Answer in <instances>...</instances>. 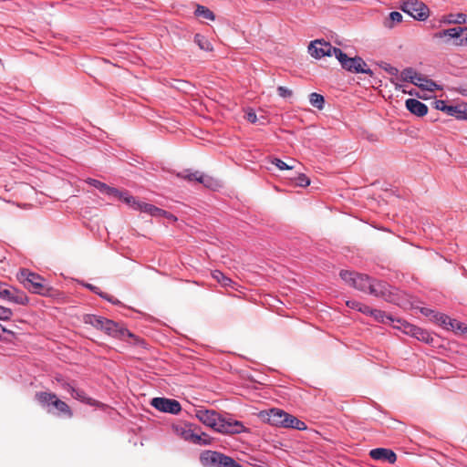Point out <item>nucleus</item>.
Here are the masks:
<instances>
[{"label": "nucleus", "mask_w": 467, "mask_h": 467, "mask_svg": "<svg viewBox=\"0 0 467 467\" xmlns=\"http://www.w3.org/2000/svg\"><path fill=\"white\" fill-rule=\"evenodd\" d=\"M369 456L373 460L387 462L389 463H394L397 460L396 453L393 451L385 448H377L371 450L369 451Z\"/></svg>", "instance_id": "dca6fc26"}, {"label": "nucleus", "mask_w": 467, "mask_h": 467, "mask_svg": "<svg viewBox=\"0 0 467 467\" xmlns=\"http://www.w3.org/2000/svg\"><path fill=\"white\" fill-rule=\"evenodd\" d=\"M465 331L467 332V327H465Z\"/></svg>", "instance_id": "5fc2aeb1"}, {"label": "nucleus", "mask_w": 467, "mask_h": 467, "mask_svg": "<svg viewBox=\"0 0 467 467\" xmlns=\"http://www.w3.org/2000/svg\"><path fill=\"white\" fill-rule=\"evenodd\" d=\"M62 387L67 389L69 393H71V389H75L74 386H72L71 384L67 383V382H64L62 384Z\"/></svg>", "instance_id": "09e8293b"}, {"label": "nucleus", "mask_w": 467, "mask_h": 467, "mask_svg": "<svg viewBox=\"0 0 467 467\" xmlns=\"http://www.w3.org/2000/svg\"><path fill=\"white\" fill-rule=\"evenodd\" d=\"M446 114L449 116H454L457 119H467V105L462 104L457 106H448L446 109Z\"/></svg>", "instance_id": "b1692460"}, {"label": "nucleus", "mask_w": 467, "mask_h": 467, "mask_svg": "<svg viewBox=\"0 0 467 467\" xmlns=\"http://www.w3.org/2000/svg\"><path fill=\"white\" fill-rule=\"evenodd\" d=\"M0 297L22 306L28 303V297L24 292L2 282H0Z\"/></svg>", "instance_id": "6e6552de"}, {"label": "nucleus", "mask_w": 467, "mask_h": 467, "mask_svg": "<svg viewBox=\"0 0 467 467\" xmlns=\"http://www.w3.org/2000/svg\"><path fill=\"white\" fill-rule=\"evenodd\" d=\"M434 108L438 110H441L446 113V109L448 108V105H446L444 100H435L433 102Z\"/></svg>", "instance_id": "c03bdc74"}, {"label": "nucleus", "mask_w": 467, "mask_h": 467, "mask_svg": "<svg viewBox=\"0 0 467 467\" xmlns=\"http://www.w3.org/2000/svg\"><path fill=\"white\" fill-rule=\"evenodd\" d=\"M212 442L211 437L203 431H201L200 428L197 427L196 433L193 436L192 443L199 445H209Z\"/></svg>", "instance_id": "a878e982"}, {"label": "nucleus", "mask_w": 467, "mask_h": 467, "mask_svg": "<svg viewBox=\"0 0 467 467\" xmlns=\"http://www.w3.org/2000/svg\"><path fill=\"white\" fill-rule=\"evenodd\" d=\"M136 210H140L141 212L147 213H149L152 216H156V217L167 214L166 211L160 209L152 204L141 202H139Z\"/></svg>", "instance_id": "4be33fe9"}, {"label": "nucleus", "mask_w": 467, "mask_h": 467, "mask_svg": "<svg viewBox=\"0 0 467 467\" xmlns=\"http://www.w3.org/2000/svg\"><path fill=\"white\" fill-rule=\"evenodd\" d=\"M336 57L340 62L342 67L350 72L372 74L369 68H365L367 64L361 57H348L341 49L336 50Z\"/></svg>", "instance_id": "423d86ee"}, {"label": "nucleus", "mask_w": 467, "mask_h": 467, "mask_svg": "<svg viewBox=\"0 0 467 467\" xmlns=\"http://www.w3.org/2000/svg\"><path fill=\"white\" fill-rule=\"evenodd\" d=\"M57 394L50 391H37L35 394L36 400L43 408H48L56 399Z\"/></svg>", "instance_id": "6ab92c4d"}, {"label": "nucleus", "mask_w": 467, "mask_h": 467, "mask_svg": "<svg viewBox=\"0 0 467 467\" xmlns=\"http://www.w3.org/2000/svg\"><path fill=\"white\" fill-rule=\"evenodd\" d=\"M402 21V15L400 12L394 11L391 12L389 16V18L385 21V26L389 28H392L396 24L400 23Z\"/></svg>", "instance_id": "2f4dec72"}, {"label": "nucleus", "mask_w": 467, "mask_h": 467, "mask_svg": "<svg viewBox=\"0 0 467 467\" xmlns=\"http://www.w3.org/2000/svg\"><path fill=\"white\" fill-rule=\"evenodd\" d=\"M272 163L275 164L279 170H292L294 166L287 165L285 161L280 159L274 158Z\"/></svg>", "instance_id": "58836bf2"}, {"label": "nucleus", "mask_w": 467, "mask_h": 467, "mask_svg": "<svg viewBox=\"0 0 467 467\" xmlns=\"http://www.w3.org/2000/svg\"><path fill=\"white\" fill-rule=\"evenodd\" d=\"M13 315L10 308L0 306V320H9Z\"/></svg>", "instance_id": "ea45409f"}, {"label": "nucleus", "mask_w": 467, "mask_h": 467, "mask_svg": "<svg viewBox=\"0 0 467 467\" xmlns=\"http://www.w3.org/2000/svg\"><path fill=\"white\" fill-rule=\"evenodd\" d=\"M0 332L12 333L11 331H9V330L5 329V327H3L1 324H0Z\"/></svg>", "instance_id": "3c124183"}, {"label": "nucleus", "mask_w": 467, "mask_h": 467, "mask_svg": "<svg viewBox=\"0 0 467 467\" xmlns=\"http://www.w3.org/2000/svg\"><path fill=\"white\" fill-rule=\"evenodd\" d=\"M368 293L374 296L381 297L389 302L394 301V294L391 291L390 286L383 281L371 279Z\"/></svg>", "instance_id": "f8f14e48"}, {"label": "nucleus", "mask_w": 467, "mask_h": 467, "mask_svg": "<svg viewBox=\"0 0 467 467\" xmlns=\"http://www.w3.org/2000/svg\"><path fill=\"white\" fill-rule=\"evenodd\" d=\"M201 462L204 466L211 467H242L233 458L213 451L202 452Z\"/></svg>", "instance_id": "39448f33"}, {"label": "nucleus", "mask_w": 467, "mask_h": 467, "mask_svg": "<svg viewBox=\"0 0 467 467\" xmlns=\"http://www.w3.org/2000/svg\"><path fill=\"white\" fill-rule=\"evenodd\" d=\"M86 182L88 183L91 186H94L95 188L99 189L101 192H105V190L107 189V184L104 182H101L98 180L88 178L86 180Z\"/></svg>", "instance_id": "e433bc0d"}, {"label": "nucleus", "mask_w": 467, "mask_h": 467, "mask_svg": "<svg viewBox=\"0 0 467 467\" xmlns=\"http://www.w3.org/2000/svg\"><path fill=\"white\" fill-rule=\"evenodd\" d=\"M340 277L348 285L364 293L368 292L371 279L367 275L343 270L340 272Z\"/></svg>", "instance_id": "0eeeda50"}, {"label": "nucleus", "mask_w": 467, "mask_h": 467, "mask_svg": "<svg viewBox=\"0 0 467 467\" xmlns=\"http://www.w3.org/2000/svg\"><path fill=\"white\" fill-rule=\"evenodd\" d=\"M419 75L412 67H407L400 72V79L413 84Z\"/></svg>", "instance_id": "cd10ccee"}, {"label": "nucleus", "mask_w": 467, "mask_h": 467, "mask_svg": "<svg viewBox=\"0 0 467 467\" xmlns=\"http://www.w3.org/2000/svg\"><path fill=\"white\" fill-rule=\"evenodd\" d=\"M401 9L403 12L409 14L410 16L420 21H424L427 19L430 12L428 6L425 4L416 0L404 2Z\"/></svg>", "instance_id": "1a4fd4ad"}, {"label": "nucleus", "mask_w": 467, "mask_h": 467, "mask_svg": "<svg viewBox=\"0 0 467 467\" xmlns=\"http://www.w3.org/2000/svg\"><path fill=\"white\" fill-rule=\"evenodd\" d=\"M295 184L300 187H306L310 184V179L304 173H299L295 177Z\"/></svg>", "instance_id": "72a5a7b5"}, {"label": "nucleus", "mask_w": 467, "mask_h": 467, "mask_svg": "<svg viewBox=\"0 0 467 467\" xmlns=\"http://www.w3.org/2000/svg\"><path fill=\"white\" fill-rule=\"evenodd\" d=\"M195 16L212 21L215 18L214 14L209 8L200 5H197V8L195 10Z\"/></svg>", "instance_id": "c756f323"}, {"label": "nucleus", "mask_w": 467, "mask_h": 467, "mask_svg": "<svg viewBox=\"0 0 467 467\" xmlns=\"http://www.w3.org/2000/svg\"><path fill=\"white\" fill-rule=\"evenodd\" d=\"M277 93L282 98H289L293 95V91L291 89L283 86L277 88Z\"/></svg>", "instance_id": "79ce46f5"}, {"label": "nucleus", "mask_w": 467, "mask_h": 467, "mask_svg": "<svg viewBox=\"0 0 467 467\" xmlns=\"http://www.w3.org/2000/svg\"><path fill=\"white\" fill-rule=\"evenodd\" d=\"M83 321L85 324L90 325L97 329L104 331L109 336L119 339L134 337V335L130 333L122 324L116 323L113 320L105 318L100 316L87 314L84 315Z\"/></svg>", "instance_id": "f03ea898"}, {"label": "nucleus", "mask_w": 467, "mask_h": 467, "mask_svg": "<svg viewBox=\"0 0 467 467\" xmlns=\"http://www.w3.org/2000/svg\"><path fill=\"white\" fill-rule=\"evenodd\" d=\"M260 415L273 426L292 428L299 431L306 429V425L304 421L280 409H271L268 411H262Z\"/></svg>", "instance_id": "7ed1b4c3"}, {"label": "nucleus", "mask_w": 467, "mask_h": 467, "mask_svg": "<svg viewBox=\"0 0 467 467\" xmlns=\"http://www.w3.org/2000/svg\"><path fill=\"white\" fill-rule=\"evenodd\" d=\"M360 302H358V301H355V300H348L346 302V305L350 307V308H353V309H357L358 310L359 306H360Z\"/></svg>", "instance_id": "49530a36"}, {"label": "nucleus", "mask_w": 467, "mask_h": 467, "mask_svg": "<svg viewBox=\"0 0 467 467\" xmlns=\"http://www.w3.org/2000/svg\"><path fill=\"white\" fill-rule=\"evenodd\" d=\"M390 73L391 74H397L398 73V69L397 68H391Z\"/></svg>", "instance_id": "864d4df0"}, {"label": "nucleus", "mask_w": 467, "mask_h": 467, "mask_svg": "<svg viewBox=\"0 0 467 467\" xmlns=\"http://www.w3.org/2000/svg\"><path fill=\"white\" fill-rule=\"evenodd\" d=\"M452 45L455 47L467 46V27H462L460 39L454 40Z\"/></svg>", "instance_id": "f704fd0d"}, {"label": "nucleus", "mask_w": 467, "mask_h": 467, "mask_svg": "<svg viewBox=\"0 0 467 467\" xmlns=\"http://www.w3.org/2000/svg\"><path fill=\"white\" fill-rule=\"evenodd\" d=\"M123 192H120L117 188H113V187L107 185V189L105 190L104 193L107 195H109V196H114L120 200V199H122Z\"/></svg>", "instance_id": "4c0bfd02"}, {"label": "nucleus", "mask_w": 467, "mask_h": 467, "mask_svg": "<svg viewBox=\"0 0 467 467\" xmlns=\"http://www.w3.org/2000/svg\"><path fill=\"white\" fill-rule=\"evenodd\" d=\"M194 42L199 46V47L202 50L209 51L212 50V45L203 36L200 34H196L194 36Z\"/></svg>", "instance_id": "473e14b6"}, {"label": "nucleus", "mask_w": 467, "mask_h": 467, "mask_svg": "<svg viewBox=\"0 0 467 467\" xmlns=\"http://www.w3.org/2000/svg\"><path fill=\"white\" fill-rule=\"evenodd\" d=\"M150 404L160 411L169 412L171 414H178L182 410L179 401L166 398H154Z\"/></svg>", "instance_id": "ddd939ff"}, {"label": "nucleus", "mask_w": 467, "mask_h": 467, "mask_svg": "<svg viewBox=\"0 0 467 467\" xmlns=\"http://www.w3.org/2000/svg\"><path fill=\"white\" fill-rule=\"evenodd\" d=\"M120 200L129 204L130 206H131L135 210L140 202L133 196L130 195L127 192H123L122 199Z\"/></svg>", "instance_id": "c9c22d12"}, {"label": "nucleus", "mask_w": 467, "mask_h": 467, "mask_svg": "<svg viewBox=\"0 0 467 467\" xmlns=\"http://www.w3.org/2000/svg\"><path fill=\"white\" fill-rule=\"evenodd\" d=\"M173 431L180 438L192 442L193 436L196 433L197 426L191 423H179L172 427Z\"/></svg>", "instance_id": "2eb2a0df"}, {"label": "nucleus", "mask_w": 467, "mask_h": 467, "mask_svg": "<svg viewBox=\"0 0 467 467\" xmlns=\"http://www.w3.org/2000/svg\"><path fill=\"white\" fill-rule=\"evenodd\" d=\"M178 176L189 182H198L207 188H213L217 186V182L213 177L205 175L198 171H186L184 172L179 173Z\"/></svg>", "instance_id": "4468645a"}, {"label": "nucleus", "mask_w": 467, "mask_h": 467, "mask_svg": "<svg viewBox=\"0 0 467 467\" xmlns=\"http://www.w3.org/2000/svg\"><path fill=\"white\" fill-rule=\"evenodd\" d=\"M393 327L397 329L402 330L407 335L416 337L419 340L428 342L430 339V335L428 332L412 324L408 323L405 320L397 319L396 324H394Z\"/></svg>", "instance_id": "9b49d317"}, {"label": "nucleus", "mask_w": 467, "mask_h": 467, "mask_svg": "<svg viewBox=\"0 0 467 467\" xmlns=\"http://www.w3.org/2000/svg\"><path fill=\"white\" fill-rule=\"evenodd\" d=\"M336 50L339 48L332 47L330 43L324 40L312 41L308 47L309 54L315 58H321L323 57H336Z\"/></svg>", "instance_id": "9d476101"}, {"label": "nucleus", "mask_w": 467, "mask_h": 467, "mask_svg": "<svg viewBox=\"0 0 467 467\" xmlns=\"http://www.w3.org/2000/svg\"><path fill=\"white\" fill-rule=\"evenodd\" d=\"M18 279L30 292L41 296L49 295L50 288L46 285L44 278L39 275L30 272L28 269H22L18 274Z\"/></svg>", "instance_id": "20e7f679"}, {"label": "nucleus", "mask_w": 467, "mask_h": 467, "mask_svg": "<svg viewBox=\"0 0 467 467\" xmlns=\"http://www.w3.org/2000/svg\"><path fill=\"white\" fill-rule=\"evenodd\" d=\"M374 309L370 308L368 306H366V305H363L362 303L360 304V306L358 308V311L364 313V314H368L371 316V312L373 311Z\"/></svg>", "instance_id": "de8ad7c7"}, {"label": "nucleus", "mask_w": 467, "mask_h": 467, "mask_svg": "<svg viewBox=\"0 0 467 467\" xmlns=\"http://www.w3.org/2000/svg\"><path fill=\"white\" fill-rule=\"evenodd\" d=\"M444 22H446L448 24H458V25L467 24V16L462 13L450 14L446 16Z\"/></svg>", "instance_id": "bb28decb"}, {"label": "nucleus", "mask_w": 467, "mask_h": 467, "mask_svg": "<svg viewBox=\"0 0 467 467\" xmlns=\"http://www.w3.org/2000/svg\"><path fill=\"white\" fill-rule=\"evenodd\" d=\"M309 102L313 107L322 109L324 108L325 99L322 95L314 92L309 95Z\"/></svg>", "instance_id": "7c9ffc66"}, {"label": "nucleus", "mask_w": 467, "mask_h": 467, "mask_svg": "<svg viewBox=\"0 0 467 467\" xmlns=\"http://www.w3.org/2000/svg\"><path fill=\"white\" fill-rule=\"evenodd\" d=\"M442 324L444 325H450L452 328H454V323L458 324V322L456 320H451L449 317L447 316H441V319H440Z\"/></svg>", "instance_id": "a18cd8bd"}, {"label": "nucleus", "mask_w": 467, "mask_h": 467, "mask_svg": "<svg viewBox=\"0 0 467 467\" xmlns=\"http://www.w3.org/2000/svg\"><path fill=\"white\" fill-rule=\"evenodd\" d=\"M212 276L214 280L220 283L223 286H231L233 284L232 279L224 275L221 271L214 270L212 272Z\"/></svg>", "instance_id": "c85d7f7f"}, {"label": "nucleus", "mask_w": 467, "mask_h": 467, "mask_svg": "<svg viewBox=\"0 0 467 467\" xmlns=\"http://www.w3.org/2000/svg\"><path fill=\"white\" fill-rule=\"evenodd\" d=\"M164 216L167 217L168 219H171L173 221L177 220L174 215H172L171 213H167V214H165Z\"/></svg>", "instance_id": "8fccbe9b"}, {"label": "nucleus", "mask_w": 467, "mask_h": 467, "mask_svg": "<svg viewBox=\"0 0 467 467\" xmlns=\"http://www.w3.org/2000/svg\"><path fill=\"white\" fill-rule=\"evenodd\" d=\"M86 287L88 288L89 290L93 291L94 293L99 295L101 297L107 299L108 301H112L111 296H109L108 294H104V293L100 292L99 287H97L93 285H90V284H87Z\"/></svg>", "instance_id": "a19ab883"}, {"label": "nucleus", "mask_w": 467, "mask_h": 467, "mask_svg": "<svg viewBox=\"0 0 467 467\" xmlns=\"http://www.w3.org/2000/svg\"><path fill=\"white\" fill-rule=\"evenodd\" d=\"M462 27H452L441 30L434 34V38L442 39L445 44H452L454 40H459L461 36Z\"/></svg>", "instance_id": "f3484780"}, {"label": "nucleus", "mask_w": 467, "mask_h": 467, "mask_svg": "<svg viewBox=\"0 0 467 467\" xmlns=\"http://www.w3.org/2000/svg\"><path fill=\"white\" fill-rule=\"evenodd\" d=\"M460 92L461 94L467 96V88H462Z\"/></svg>", "instance_id": "603ef678"}, {"label": "nucleus", "mask_w": 467, "mask_h": 467, "mask_svg": "<svg viewBox=\"0 0 467 467\" xmlns=\"http://www.w3.org/2000/svg\"><path fill=\"white\" fill-rule=\"evenodd\" d=\"M413 84L428 91H434L435 89L439 88V86L434 81L420 74L418 76V78H416Z\"/></svg>", "instance_id": "5701e85b"}, {"label": "nucleus", "mask_w": 467, "mask_h": 467, "mask_svg": "<svg viewBox=\"0 0 467 467\" xmlns=\"http://www.w3.org/2000/svg\"><path fill=\"white\" fill-rule=\"evenodd\" d=\"M51 406L57 410L58 415H61V416H64V417H67L69 419L73 417V411H72L71 408L65 401L58 399L57 396L52 402Z\"/></svg>", "instance_id": "aec40b11"}, {"label": "nucleus", "mask_w": 467, "mask_h": 467, "mask_svg": "<svg viewBox=\"0 0 467 467\" xmlns=\"http://www.w3.org/2000/svg\"><path fill=\"white\" fill-rule=\"evenodd\" d=\"M71 396L76 399V400H80L81 402H84L86 404H88L90 406H96V407H100L102 406V404L92 399V398H89L86 395V393L82 390V389H71Z\"/></svg>", "instance_id": "412c9836"}, {"label": "nucleus", "mask_w": 467, "mask_h": 467, "mask_svg": "<svg viewBox=\"0 0 467 467\" xmlns=\"http://www.w3.org/2000/svg\"><path fill=\"white\" fill-rule=\"evenodd\" d=\"M371 317H373L375 320L381 322L383 324H393L396 323L397 320L391 316L385 313L384 311L379 309H374L371 312Z\"/></svg>", "instance_id": "393cba45"}, {"label": "nucleus", "mask_w": 467, "mask_h": 467, "mask_svg": "<svg viewBox=\"0 0 467 467\" xmlns=\"http://www.w3.org/2000/svg\"><path fill=\"white\" fill-rule=\"evenodd\" d=\"M196 418L204 425L223 434H238L247 431L243 422L225 418L213 410H197Z\"/></svg>", "instance_id": "f257e3e1"}, {"label": "nucleus", "mask_w": 467, "mask_h": 467, "mask_svg": "<svg viewBox=\"0 0 467 467\" xmlns=\"http://www.w3.org/2000/svg\"><path fill=\"white\" fill-rule=\"evenodd\" d=\"M405 104L407 109L418 117L425 116L428 112V107L418 99H408Z\"/></svg>", "instance_id": "a211bd4d"}, {"label": "nucleus", "mask_w": 467, "mask_h": 467, "mask_svg": "<svg viewBox=\"0 0 467 467\" xmlns=\"http://www.w3.org/2000/svg\"><path fill=\"white\" fill-rule=\"evenodd\" d=\"M245 118L251 123H256L259 121L255 112L253 109L246 111Z\"/></svg>", "instance_id": "37998d69"}]
</instances>
